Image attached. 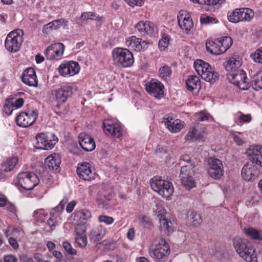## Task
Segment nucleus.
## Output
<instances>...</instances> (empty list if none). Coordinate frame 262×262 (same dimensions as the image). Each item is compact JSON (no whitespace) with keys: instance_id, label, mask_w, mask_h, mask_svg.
I'll use <instances>...</instances> for the list:
<instances>
[{"instance_id":"29","label":"nucleus","mask_w":262,"mask_h":262,"mask_svg":"<svg viewBox=\"0 0 262 262\" xmlns=\"http://www.w3.org/2000/svg\"><path fill=\"white\" fill-rule=\"evenodd\" d=\"M242 59L238 56L234 55L232 56L228 60L225 64L226 70L228 73H233L241 70L242 65Z\"/></svg>"},{"instance_id":"7","label":"nucleus","mask_w":262,"mask_h":262,"mask_svg":"<svg viewBox=\"0 0 262 262\" xmlns=\"http://www.w3.org/2000/svg\"><path fill=\"white\" fill-rule=\"evenodd\" d=\"M23 31L20 29L10 32L5 40L6 49L10 53L18 52L23 42Z\"/></svg>"},{"instance_id":"24","label":"nucleus","mask_w":262,"mask_h":262,"mask_svg":"<svg viewBox=\"0 0 262 262\" xmlns=\"http://www.w3.org/2000/svg\"><path fill=\"white\" fill-rule=\"evenodd\" d=\"M246 154L250 161L262 167V146H250L246 150Z\"/></svg>"},{"instance_id":"12","label":"nucleus","mask_w":262,"mask_h":262,"mask_svg":"<svg viewBox=\"0 0 262 262\" xmlns=\"http://www.w3.org/2000/svg\"><path fill=\"white\" fill-rule=\"evenodd\" d=\"M36 148L49 150L53 148L57 142V137L52 133H39L36 136Z\"/></svg>"},{"instance_id":"55","label":"nucleus","mask_w":262,"mask_h":262,"mask_svg":"<svg viewBox=\"0 0 262 262\" xmlns=\"http://www.w3.org/2000/svg\"><path fill=\"white\" fill-rule=\"evenodd\" d=\"M81 18L83 21H87L89 19L98 20L101 18L96 14L91 12H84L81 14Z\"/></svg>"},{"instance_id":"64","label":"nucleus","mask_w":262,"mask_h":262,"mask_svg":"<svg viewBox=\"0 0 262 262\" xmlns=\"http://www.w3.org/2000/svg\"><path fill=\"white\" fill-rule=\"evenodd\" d=\"M17 257L12 254H8L4 256V262H17Z\"/></svg>"},{"instance_id":"59","label":"nucleus","mask_w":262,"mask_h":262,"mask_svg":"<svg viewBox=\"0 0 262 262\" xmlns=\"http://www.w3.org/2000/svg\"><path fill=\"white\" fill-rule=\"evenodd\" d=\"M193 3L199 4H205L210 6H214L219 4V0H190Z\"/></svg>"},{"instance_id":"34","label":"nucleus","mask_w":262,"mask_h":262,"mask_svg":"<svg viewBox=\"0 0 262 262\" xmlns=\"http://www.w3.org/2000/svg\"><path fill=\"white\" fill-rule=\"evenodd\" d=\"M106 233L105 228L99 225L94 228L91 231L89 238L91 241L97 242L102 239Z\"/></svg>"},{"instance_id":"36","label":"nucleus","mask_w":262,"mask_h":262,"mask_svg":"<svg viewBox=\"0 0 262 262\" xmlns=\"http://www.w3.org/2000/svg\"><path fill=\"white\" fill-rule=\"evenodd\" d=\"M18 162L17 157H11L3 162L1 166V170L4 172H9L13 170Z\"/></svg>"},{"instance_id":"40","label":"nucleus","mask_w":262,"mask_h":262,"mask_svg":"<svg viewBox=\"0 0 262 262\" xmlns=\"http://www.w3.org/2000/svg\"><path fill=\"white\" fill-rule=\"evenodd\" d=\"M63 22V19H57L53 20L44 26L42 31L43 33L47 34L51 30H56L60 28Z\"/></svg>"},{"instance_id":"17","label":"nucleus","mask_w":262,"mask_h":262,"mask_svg":"<svg viewBox=\"0 0 262 262\" xmlns=\"http://www.w3.org/2000/svg\"><path fill=\"white\" fill-rule=\"evenodd\" d=\"M207 172L210 177L214 179H221L224 174L222 161L214 158H209L207 160Z\"/></svg>"},{"instance_id":"22","label":"nucleus","mask_w":262,"mask_h":262,"mask_svg":"<svg viewBox=\"0 0 262 262\" xmlns=\"http://www.w3.org/2000/svg\"><path fill=\"white\" fill-rule=\"evenodd\" d=\"M164 85L158 80L152 79L146 85V91L157 99H161L164 95Z\"/></svg>"},{"instance_id":"60","label":"nucleus","mask_w":262,"mask_h":262,"mask_svg":"<svg viewBox=\"0 0 262 262\" xmlns=\"http://www.w3.org/2000/svg\"><path fill=\"white\" fill-rule=\"evenodd\" d=\"M195 116L200 121H203L212 119V117L206 112H201L196 114Z\"/></svg>"},{"instance_id":"31","label":"nucleus","mask_w":262,"mask_h":262,"mask_svg":"<svg viewBox=\"0 0 262 262\" xmlns=\"http://www.w3.org/2000/svg\"><path fill=\"white\" fill-rule=\"evenodd\" d=\"M203 132L195 127H191L185 136V140L189 143L203 141Z\"/></svg>"},{"instance_id":"38","label":"nucleus","mask_w":262,"mask_h":262,"mask_svg":"<svg viewBox=\"0 0 262 262\" xmlns=\"http://www.w3.org/2000/svg\"><path fill=\"white\" fill-rule=\"evenodd\" d=\"M110 199H111L109 196H106L105 194L99 193L98 194L96 201L100 207L104 209H107L110 207V205L109 204V201Z\"/></svg>"},{"instance_id":"57","label":"nucleus","mask_w":262,"mask_h":262,"mask_svg":"<svg viewBox=\"0 0 262 262\" xmlns=\"http://www.w3.org/2000/svg\"><path fill=\"white\" fill-rule=\"evenodd\" d=\"M98 221L100 223H104L107 225L112 224L114 222V219L111 216L105 215H100L98 218Z\"/></svg>"},{"instance_id":"37","label":"nucleus","mask_w":262,"mask_h":262,"mask_svg":"<svg viewBox=\"0 0 262 262\" xmlns=\"http://www.w3.org/2000/svg\"><path fill=\"white\" fill-rule=\"evenodd\" d=\"M155 207L153 208V211L155 214L160 218L166 217V211L164 207V203L159 200L154 201Z\"/></svg>"},{"instance_id":"41","label":"nucleus","mask_w":262,"mask_h":262,"mask_svg":"<svg viewBox=\"0 0 262 262\" xmlns=\"http://www.w3.org/2000/svg\"><path fill=\"white\" fill-rule=\"evenodd\" d=\"M156 153L158 157L165 159L166 163H168L170 162L171 157L170 154L168 152L167 148L158 145L157 147Z\"/></svg>"},{"instance_id":"53","label":"nucleus","mask_w":262,"mask_h":262,"mask_svg":"<svg viewBox=\"0 0 262 262\" xmlns=\"http://www.w3.org/2000/svg\"><path fill=\"white\" fill-rule=\"evenodd\" d=\"M75 240L76 243L81 248L85 247L88 244L87 237L85 234L76 236Z\"/></svg>"},{"instance_id":"23","label":"nucleus","mask_w":262,"mask_h":262,"mask_svg":"<svg viewBox=\"0 0 262 262\" xmlns=\"http://www.w3.org/2000/svg\"><path fill=\"white\" fill-rule=\"evenodd\" d=\"M255 163L250 161L247 162L241 171L242 178L246 181H253L257 177L259 171Z\"/></svg>"},{"instance_id":"8","label":"nucleus","mask_w":262,"mask_h":262,"mask_svg":"<svg viewBox=\"0 0 262 262\" xmlns=\"http://www.w3.org/2000/svg\"><path fill=\"white\" fill-rule=\"evenodd\" d=\"M194 165L188 163L187 165L182 166L180 172L181 184L186 189L190 190L194 188L196 183L193 178L194 174Z\"/></svg>"},{"instance_id":"56","label":"nucleus","mask_w":262,"mask_h":262,"mask_svg":"<svg viewBox=\"0 0 262 262\" xmlns=\"http://www.w3.org/2000/svg\"><path fill=\"white\" fill-rule=\"evenodd\" d=\"M191 222L193 226H198L202 222V217L200 214L196 212H192L190 214Z\"/></svg>"},{"instance_id":"9","label":"nucleus","mask_w":262,"mask_h":262,"mask_svg":"<svg viewBox=\"0 0 262 262\" xmlns=\"http://www.w3.org/2000/svg\"><path fill=\"white\" fill-rule=\"evenodd\" d=\"M254 16L253 11L248 8H237L229 13L228 19L233 23L240 21H249Z\"/></svg>"},{"instance_id":"45","label":"nucleus","mask_w":262,"mask_h":262,"mask_svg":"<svg viewBox=\"0 0 262 262\" xmlns=\"http://www.w3.org/2000/svg\"><path fill=\"white\" fill-rule=\"evenodd\" d=\"M232 137L234 142L238 146H242L246 142V138L244 137V134L243 133L233 134Z\"/></svg>"},{"instance_id":"47","label":"nucleus","mask_w":262,"mask_h":262,"mask_svg":"<svg viewBox=\"0 0 262 262\" xmlns=\"http://www.w3.org/2000/svg\"><path fill=\"white\" fill-rule=\"evenodd\" d=\"M246 235L255 239H260L261 235L257 230L252 228H248L244 229Z\"/></svg>"},{"instance_id":"50","label":"nucleus","mask_w":262,"mask_h":262,"mask_svg":"<svg viewBox=\"0 0 262 262\" xmlns=\"http://www.w3.org/2000/svg\"><path fill=\"white\" fill-rule=\"evenodd\" d=\"M139 220L140 224L144 227L150 229L152 227V221L149 217L142 215L139 216Z\"/></svg>"},{"instance_id":"5","label":"nucleus","mask_w":262,"mask_h":262,"mask_svg":"<svg viewBox=\"0 0 262 262\" xmlns=\"http://www.w3.org/2000/svg\"><path fill=\"white\" fill-rule=\"evenodd\" d=\"M232 44L230 37L224 36L216 39H208L206 42V48L209 52L214 55L224 53Z\"/></svg>"},{"instance_id":"48","label":"nucleus","mask_w":262,"mask_h":262,"mask_svg":"<svg viewBox=\"0 0 262 262\" xmlns=\"http://www.w3.org/2000/svg\"><path fill=\"white\" fill-rule=\"evenodd\" d=\"M200 22L202 24L208 25L216 24L219 21L213 16L204 15L200 17Z\"/></svg>"},{"instance_id":"62","label":"nucleus","mask_w":262,"mask_h":262,"mask_svg":"<svg viewBox=\"0 0 262 262\" xmlns=\"http://www.w3.org/2000/svg\"><path fill=\"white\" fill-rule=\"evenodd\" d=\"M130 6H141L143 4V0H124Z\"/></svg>"},{"instance_id":"14","label":"nucleus","mask_w":262,"mask_h":262,"mask_svg":"<svg viewBox=\"0 0 262 262\" xmlns=\"http://www.w3.org/2000/svg\"><path fill=\"white\" fill-rule=\"evenodd\" d=\"M149 253L154 259L164 258L169 253V246L165 239H160L158 243L153 244L150 246Z\"/></svg>"},{"instance_id":"18","label":"nucleus","mask_w":262,"mask_h":262,"mask_svg":"<svg viewBox=\"0 0 262 262\" xmlns=\"http://www.w3.org/2000/svg\"><path fill=\"white\" fill-rule=\"evenodd\" d=\"M64 46L62 43L51 45L45 51V55L48 60L58 61L63 58Z\"/></svg>"},{"instance_id":"35","label":"nucleus","mask_w":262,"mask_h":262,"mask_svg":"<svg viewBox=\"0 0 262 262\" xmlns=\"http://www.w3.org/2000/svg\"><path fill=\"white\" fill-rule=\"evenodd\" d=\"M92 216L91 212L88 209L80 210L74 214V220L75 222L85 224L86 220Z\"/></svg>"},{"instance_id":"19","label":"nucleus","mask_w":262,"mask_h":262,"mask_svg":"<svg viewBox=\"0 0 262 262\" xmlns=\"http://www.w3.org/2000/svg\"><path fill=\"white\" fill-rule=\"evenodd\" d=\"M38 117L37 110H30L27 112H21L16 118L18 125L23 127H27L32 125Z\"/></svg>"},{"instance_id":"28","label":"nucleus","mask_w":262,"mask_h":262,"mask_svg":"<svg viewBox=\"0 0 262 262\" xmlns=\"http://www.w3.org/2000/svg\"><path fill=\"white\" fill-rule=\"evenodd\" d=\"M23 82L30 86H37L38 80L35 70L32 68H28L25 70L22 75Z\"/></svg>"},{"instance_id":"33","label":"nucleus","mask_w":262,"mask_h":262,"mask_svg":"<svg viewBox=\"0 0 262 262\" xmlns=\"http://www.w3.org/2000/svg\"><path fill=\"white\" fill-rule=\"evenodd\" d=\"M186 84L187 90L192 92L198 93L201 89V82L196 76H189L186 81Z\"/></svg>"},{"instance_id":"63","label":"nucleus","mask_w":262,"mask_h":262,"mask_svg":"<svg viewBox=\"0 0 262 262\" xmlns=\"http://www.w3.org/2000/svg\"><path fill=\"white\" fill-rule=\"evenodd\" d=\"M52 255L53 256L56 258V260L55 262H61L63 258V255L62 253L60 251H57V250H54L52 251Z\"/></svg>"},{"instance_id":"54","label":"nucleus","mask_w":262,"mask_h":262,"mask_svg":"<svg viewBox=\"0 0 262 262\" xmlns=\"http://www.w3.org/2000/svg\"><path fill=\"white\" fill-rule=\"evenodd\" d=\"M62 247L68 254L75 255L77 254V250L73 248L71 244L68 242H63L62 243Z\"/></svg>"},{"instance_id":"49","label":"nucleus","mask_w":262,"mask_h":262,"mask_svg":"<svg viewBox=\"0 0 262 262\" xmlns=\"http://www.w3.org/2000/svg\"><path fill=\"white\" fill-rule=\"evenodd\" d=\"M169 43V37L168 35L163 34L161 39L159 41V48L160 50H165L168 46Z\"/></svg>"},{"instance_id":"1","label":"nucleus","mask_w":262,"mask_h":262,"mask_svg":"<svg viewBox=\"0 0 262 262\" xmlns=\"http://www.w3.org/2000/svg\"><path fill=\"white\" fill-rule=\"evenodd\" d=\"M233 246L238 255L246 262H257L256 250L247 240L236 237L233 239Z\"/></svg>"},{"instance_id":"20","label":"nucleus","mask_w":262,"mask_h":262,"mask_svg":"<svg viewBox=\"0 0 262 262\" xmlns=\"http://www.w3.org/2000/svg\"><path fill=\"white\" fill-rule=\"evenodd\" d=\"M77 173L80 178L85 181H91L95 179V173L93 166L88 162L79 163Z\"/></svg>"},{"instance_id":"58","label":"nucleus","mask_w":262,"mask_h":262,"mask_svg":"<svg viewBox=\"0 0 262 262\" xmlns=\"http://www.w3.org/2000/svg\"><path fill=\"white\" fill-rule=\"evenodd\" d=\"M252 58L255 62L262 63V47L256 50Z\"/></svg>"},{"instance_id":"30","label":"nucleus","mask_w":262,"mask_h":262,"mask_svg":"<svg viewBox=\"0 0 262 262\" xmlns=\"http://www.w3.org/2000/svg\"><path fill=\"white\" fill-rule=\"evenodd\" d=\"M154 27V24L148 20H141L136 26V29L143 35H151Z\"/></svg>"},{"instance_id":"46","label":"nucleus","mask_w":262,"mask_h":262,"mask_svg":"<svg viewBox=\"0 0 262 262\" xmlns=\"http://www.w3.org/2000/svg\"><path fill=\"white\" fill-rule=\"evenodd\" d=\"M159 222L161 228L162 230H164L165 232L167 231V233H170L172 231V224L171 222H169L167 221L166 216L163 217V218H160Z\"/></svg>"},{"instance_id":"42","label":"nucleus","mask_w":262,"mask_h":262,"mask_svg":"<svg viewBox=\"0 0 262 262\" xmlns=\"http://www.w3.org/2000/svg\"><path fill=\"white\" fill-rule=\"evenodd\" d=\"M16 96L19 97L18 98H11L13 99V105L15 109H17L21 107L24 103V98L25 97V94L23 92H18L16 95Z\"/></svg>"},{"instance_id":"6","label":"nucleus","mask_w":262,"mask_h":262,"mask_svg":"<svg viewBox=\"0 0 262 262\" xmlns=\"http://www.w3.org/2000/svg\"><path fill=\"white\" fill-rule=\"evenodd\" d=\"M193 66L198 74L205 81L213 83L217 79V73L208 63L203 60L198 59L195 60Z\"/></svg>"},{"instance_id":"11","label":"nucleus","mask_w":262,"mask_h":262,"mask_svg":"<svg viewBox=\"0 0 262 262\" xmlns=\"http://www.w3.org/2000/svg\"><path fill=\"white\" fill-rule=\"evenodd\" d=\"M66 202L61 201L59 204L50 212V216L46 223L47 231H52L61 222L60 214L63 210Z\"/></svg>"},{"instance_id":"10","label":"nucleus","mask_w":262,"mask_h":262,"mask_svg":"<svg viewBox=\"0 0 262 262\" xmlns=\"http://www.w3.org/2000/svg\"><path fill=\"white\" fill-rule=\"evenodd\" d=\"M103 128L105 134L108 137L115 139L121 140L122 131L121 124L115 119H105L103 123Z\"/></svg>"},{"instance_id":"39","label":"nucleus","mask_w":262,"mask_h":262,"mask_svg":"<svg viewBox=\"0 0 262 262\" xmlns=\"http://www.w3.org/2000/svg\"><path fill=\"white\" fill-rule=\"evenodd\" d=\"M252 83L255 90L262 89V68L253 76Z\"/></svg>"},{"instance_id":"21","label":"nucleus","mask_w":262,"mask_h":262,"mask_svg":"<svg viewBox=\"0 0 262 262\" xmlns=\"http://www.w3.org/2000/svg\"><path fill=\"white\" fill-rule=\"evenodd\" d=\"M177 19L179 27L188 34L193 27L190 13L185 10H181L177 15Z\"/></svg>"},{"instance_id":"3","label":"nucleus","mask_w":262,"mask_h":262,"mask_svg":"<svg viewBox=\"0 0 262 262\" xmlns=\"http://www.w3.org/2000/svg\"><path fill=\"white\" fill-rule=\"evenodd\" d=\"M113 64L118 67L128 68L134 62L132 52L126 48H115L112 51Z\"/></svg>"},{"instance_id":"16","label":"nucleus","mask_w":262,"mask_h":262,"mask_svg":"<svg viewBox=\"0 0 262 262\" xmlns=\"http://www.w3.org/2000/svg\"><path fill=\"white\" fill-rule=\"evenodd\" d=\"M80 67L79 63L73 60L64 61L58 68L60 75L65 78L74 76L79 73Z\"/></svg>"},{"instance_id":"15","label":"nucleus","mask_w":262,"mask_h":262,"mask_svg":"<svg viewBox=\"0 0 262 262\" xmlns=\"http://www.w3.org/2000/svg\"><path fill=\"white\" fill-rule=\"evenodd\" d=\"M229 81L242 90H247L249 88L248 79L246 73L242 69L233 73H227Z\"/></svg>"},{"instance_id":"51","label":"nucleus","mask_w":262,"mask_h":262,"mask_svg":"<svg viewBox=\"0 0 262 262\" xmlns=\"http://www.w3.org/2000/svg\"><path fill=\"white\" fill-rule=\"evenodd\" d=\"M74 224L75 232L76 233V236L85 234V232L86 231V227L85 224L75 222Z\"/></svg>"},{"instance_id":"4","label":"nucleus","mask_w":262,"mask_h":262,"mask_svg":"<svg viewBox=\"0 0 262 262\" xmlns=\"http://www.w3.org/2000/svg\"><path fill=\"white\" fill-rule=\"evenodd\" d=\"M151 189L162 198L169 200L174 192L172 183L161 177H154L150 181Z\"/></svg>"},{"instance_id":"43","label":"nucleus","mask_w":262,"mask_h":262,"mask_svg":"<svg viewBox=\"0 0 262 262\" xmlns=\"http://www.w3.org/2000/svg\"><path fill=\"white\" fill-rule=\"evenodd\" d=\"M47 215V212H46L44 209H38L34 212V219L36 222L38 223H42L44 221V220Z\"/></svg>"},{"instance_id":"32","label":"nucleus","mask_w":262,"mask_h":262,"mask_svg":"<svg viewBox=\"0 0 262 262\" xmlns=\"http://www.w3.org/2000/svg\"><path fill=\"white\" fill-rule=\"evenodd\" d=\"M61 163V158L58 154H53L45 160V164L51 169L57 170Z\"/></svg>"},{"instance_id":"61","label":"nucleus","mask_w":262,"mask_h":262,"mask_svg":"<svg viewBox=\"0 0 262 262\" xmlns=\"http://www.w3.org/2000/svg\"><path fill=\"white\" fill-rule=\"evenodd\" d=\"M188 163H192L190 160V157L188 155H183L180 158V164L181 165H187Z\"/></svg>"},{"instance_id":"52","label":"nucleus","mask_w":262,"mask_h":262,"mask_svg":"<svg viewBox=\"0 0 262 262\" xmlns=\"http://www.w3.org/2000/svg\"><path fill=\"white\" fill-rule=\"evenodd\" d=\"M14 110L13 105V99H8L6 100L4 105V112L6 114L10 115Z\"/></svg>"},{"instance_id":"13","label":"nucleus","mask_w":262,"mask_h":262,"mask_svg":"<svg viewBox=\"0 0 262 262\" xmlns=\"http://www.w3.org/2000/svg\"><path fill=\"white\" fill-rule=\"evenodd\" d=\"M76 89V85L73 84L62 85L58 89L53 91L52 94L55 96L57 102L56 106L59 107L61 104L65 103L68 98L72 96L73 91Z\"/></svg>"},{"instance_id":"27","label":"nucleus","mask_w":262,"mask_h":262,"mask_svg":"<svg viewBox=\"0 0 262 262\" xmlns=\"http://www.w3.org/2000/svg\"><path fill=\"white\" fill-rule=\"evenodd\" d=\"M78 139L80 146L85 151H91L95 149V142L90 135L81 133L79 135Z\"/></svg>"},{"instance_id":"26","label":"nucleus","mask_w":262,"mask_h":262,"mask_svg":"<svg viewBox=\"0 0 262 262\" xmlns=\"http://www.w3.org/2000/svg\"><path fill=\"white\" fill-rule=\"evenodd\" d=\"M163 122L166 127L172 133L180 132L184 126V123L178 119H174L170 115H166Z\"/></svg>"},{"instance_id":"25","label":"nucleus","mask_w":262,"mask_h":262,"mask_svg":"<svg viewBox=\"0 0 262 262\" xmlns=\"http://www.w3.org/2000/svg\"><path fill=\"white\" fill-rule=\"evenodd\" d=\"M125 45L128 48L137 52H141L147 49L149 43L141 38L132 36L126 39Z\"/></svg>"},{"instance_id":"44","label":"nucleus","mask_w":262,"mask_h":262,"mask_svg":"<svg viewBox=\"0 0 262 262\" xmlns=\"http://www.w3.org/2000/svg\"><path fill=\"white\" fill-rule=\"evenodd\" d=\"M171 71L169 67L163 66L159 70V75L163 79L167 80L171 75Z\"/></svg>"},{"instance_id":"2","label":"nucleus","mask_w":262,"mask_h":262,"mask_svg":"<svg viewBox=\"0 0 262 262\" xmlns=\"http://www.w3.org/2000/svg\"><path fill=\"white\" fill-rule=\"evenodd\" d=\"M15 186L23 192L32 190L39 183V179L34 173L29 171L20 172L14 179Z\"/></svg>"}]
</instances>
